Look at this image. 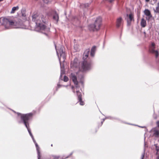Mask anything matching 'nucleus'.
<instances>
[{"mask_svg": "<svg viewBox=\"0 0 159 159\" xmlns=\"http://www.w3.org/2000/svg\"><path fill=\"white\" fill-rule=\"evenodd\" d=\"M154 12L156 13H159V6H157L156 7V10H154Z\"/></svg>", "mask_w": 159, "mask_h": 159, "instance_id": "nucleus-24", "label": "nucleus"}, {"mask_svg": "<svg viewBox=\"0 0 159 159\" xmlns=\"http://www.w3.org/2000/svg\"><path fill=\"white\" fill-rule=\"evenodd\" d=\"M26 27V26L25 25H24L23 26H22L21 25H20V28H25V27Z\"/></svg>", "mask_w": 159, "mask_h": 159, "instance_id": "nucleus-27", "label": "nucleus"}, {"mask_svg": "<svg viewBox=\"0 0 159 159\" xmlns=\"http://www.w3.org/2000/svg\"><path fill=\"white\" fill-rule=\"evenodd\" d=\"M32 114H20V117L23 120L24 124L27 128L28 132L30 135L33 137V135L31 133L30 129L29 128L28 123V120L32 117Z\"/></svg>", "mask_w": 159, "mask_h": 159, "instance_id": "nucleus-4", "label": "nucleus"}, {"mask_svg": "<svg viewBox=\"0 0 159 159\" xmlns=\"http://www.w3.org/2000/svg\"><path fill=\"white\" fill-rule=\"evenodd\" d=\"M35 146L36 149H39V146L37 143H35Z\"/></svg>", "mask_w": 159, "mask_h": 159, "instance_id": "nucleus-28", "label": "nucleus"}, {"mask_svg": "<svg viewBox=\"0 0 159 159\" xmlns=\"http://www.w3.org/2000/svg\"><path fill=\"white\" fill-rule=\"evenodd\" d=\"M145 1L146 2H149L150 0H145Z\"/></svg>", "mask_w": 159, "mask_h": 159, "instance_id": "nucleus-30", "label": "nucleus"}, {"mask_svg": "<svg viewBox=\"0 0 159 159\" xmlns=\"http://www.w3.org/2000/svg\"><path fill=\"white\" fill-rule=\"evenodd\" d=\"M157 150L156 154L157 157L156 159H159V150Z\"/></svg>", "mask_w": 159, "mask_h": 159, "instance_id": "nucleus-22", "label": "nucleus"}, {"mask_svg": "<svg viewBox=\"0 0 159 159\" xmlns=\"http://www.w3.org/2000/svg\"><path fill=\"white\" fill-rule=\"evenodd\" d=\"M123 24V21L121 17L117 18L116 21V26L117 28H119L122 26Z\"/></svg>", "mask_w": 159, "mask_h": 159, "instance_id": "nucleus-10", "label": "nucleus"}, {"mask_svg": "<svg viewBox=\"0 0 159 159\" xmlns=\"http://www.w3.org/2000/svg\"><path fill=\"white\" fill-rule=\"evenodd\" d=\"M32 20L36 24V29L38 31L44 30L46 28L44 25L45 19L44 16L38 12H34L32 16Z\"/></svg>", "mask_w": 159, "mask_h": 159, "instance_id": "nucleus-1", "label": "nucleus"}, {"mask_svg": "<svg viewBox=\"0 0 159 159\" xmlns=\"http://www.w3.org/2000/svg\"><path fill=\"white\" fill-rule=\"evenodd\" d=\"M0 23L6 29H9L12 27L18 28L19 23L13 19L12 17H1L0 18Z\"/></svg>", "mask_w": 159, "mask_h": 159, "instance_id": "nucleus-2", "label": "nucleus"}, {"mask_svg": "<svg viewBox=\"0 0 159 159\" xmlns=\"http://www.w3.org/2000/svg\"><path fill=\"white\" fill-rule=\"evenodd\" d=\"M19 7L18 6L13 7L12 8V10L10 12L11 13H14L16 11L18 10L19 9Z\"/></svg>", "mask_w": 159, "mask_h": 159, "instance_id": "nucleus-17", "label": "nucleus"}, {"mask_svg": "<svg viewBox=\"0 0 159 159\" xmlns=\"http://www.w3.org/2000/svg\"><path fill=\"white\" fill-rule=\"evenodd\" d=\"M53 19L56 20L57 23L58 22L59 20L58 15L57 14H55L53 16Z\"/></svg>", "mask_w": 159, "mask_h": 159, "instance_id": "nucleus-18", "label": "nucleus"}, {"mask_svg": "<svg viewBox=\"0 0 159 159\" xmlns=\"http://www.w3.org/2000/svg\"><path fill=\"white\" fill-rule=\"evenodd\" d=\"M152 0L153 1L156 2L157 1V0Z\"/></svg>", "mask_w": 159, "mask_h": 159, "instance_id": "nucleus-32", "label": "nucleus"}, {"mask_svg": "<svg viewBox=\"0 0 159 159\" xmlns=\"http://www.w3.org/2000/svg\"><path fill=\"white\" fill-rule=\"evenodd\" d=\"M145 150H144L143 152V153L142 154V155L141 157V159H143L144 155H145Z\"/></svg>", "mask_w": 159, "mask_h": 159, "instance_id": "nucleus-26", "label": "nucleus"}, {"mask_svg": "<svg viewBox=\"0 0 159 159\" xmlns=\"http://www.w3.org/2000/svg\"><path fill=\"white\" fill-rule=\"evenodd\" d=\"M21 16H20V20L25 22L27 20L25 9H22L21 11Z\"/></svg>", "mask_w": 159, "mask_h": 159, "instance_id": "nucleus-8", "label": "nucleus"}, {"mask_svg": "<svg viewBox=\"0 0 159 159\" xmlns=\"http://www.w3.org/2000/svg\"><path fill=\"white\" fill-rule=\"evenodd\" d=\"M144 13L146 16H148V19L146 18L148 20H149L152 16L150 11L148 9H145L144 11Z\"/></svg>", "mask_w": 159, "mask_h": 159, "instance_id": "nucleus-13", "label": "nucleus"}, {"mask_svg": "<svg viewBox=\"0 0 159 159\" xmlns=\"http://www.w3.org/2000/svg\"><path fill=\"white\" fill-rule=\"evenodd\" d=\"M90 49H86L83 54V59L84 61L81 62V65L79 67V70L81 71H84L90 69L91 66V63L90 62H88L85 60L88 57L89 54Z\"/></svg>", "mask_w": 159, "mask_h": 159, "instance_id": "nucleus-3", "label": "nucleus"}, {"mask_svg": "<svg viewBox=\"0 0 159 159\" xmlns=\"http://www.w3.org/2000/svg\"><path fill=\"white\" fill-rule=\"evenodd\" d=\"M73 153V152H71V153H70V154L69 155H68V156H63L61 157V159H66V158H68Z\"/></svg>", "mask_w": 159, "mask_h": 159, "instance_id": "nucleus-20", "label": "nucleus"}, {"mask_svg": "<svg viewBox=\"0 0 159 159\" xmlns=\"http://www.w3.org/2000/svg\"><path fill=\"white\" fill-rule=\"evenodd\" d=\"M52 156L53 157V159H58L60 157V156L59 155H52Z\"/></svg>", "mask_w": 159, "mask_h": 159, "instance_id": "nucleus-23", "label": "nucleus"}, {"mask_svg": "<svg viewBox=\"0 0 159 159\" xmlns=\"http://www.w3.org/2000/svg\"><path fill=\"white\" fill-rule=\"evenodd\" d=\"M155 119H156L157 118V117H156L155 118Z\"/></svg>", "mask_w": 159, "mask_h": 159, "instance_id": "nucleus-34", "label": "nucleus"}, {"mask_svg": "<svg viewBox=\"0 0 159 159\" xmlns=\"http://www.w3.org/2000/svg\"><path fill=\"white\" fill-rule=\"evenodd\" d=\"M3 0H0V2H1V1H2Z\"/></svg>", "mask_w": 159, "mask_h": 159, "instance_id": "nucleus-33", "label": "nucleus"}, {"mask_svg": "<svg viewBox=\"0 0 159 159\" xmlns=\"http://www.w3.org/2000/svg\"><path fill=\"white\" fill-rule=\"evenodd\" d=\"M71 88L72 89H73L74 88V87H73V86H72L71 87ZM73 91L74 93H75V91L73 89Z\"/></svg>", "mask_w": 159, "mask_h": 159, "instance_id": "nucleus-29", "label": "nucleus"}, {"mask_svg": "<svg viewBox=\"0 0 159 159\" xmlns=\"http://www.w3.org/2000/svg\"><path fill=\"white\" fill-rule=\"evenodd\" d=\"M102 124V121H101V123H100V126H101Z\"/></svg>", "mask_w": 159, "mask_h": 159, "instance_id": "nucleus-31", "label": "nucleus"}, {"mask_svg": "<svg viewBox=\"0 0 159 159\" xmlns=\"http://www.w3.org/2000/svg\"><path fill=\"white\" fill-rule=\"evenodd\" d=\"M62 57L63 60V61H64L65 60V54L64 53H62L60 56V57H59V61H60L61 60V57Z\"/></svg>", "mask_w": 159, "mask_h": 159, "instance_id": "nucleus-19", "label": "nucleus"}, {"mask_svg": "<svg viewBox=\"0 0 159 159\" xmlns=\"http://www.w3.org/2000/svg\"><path fill=\"white\" fill-rule=\"evenodd\" d=\"M125 19L127 21V25L129 26L131 25L132 22L134 21V15L132 13L127 14Z\"/></svg>", "mask_w": 159, "mask_h": 159, "instance_id": "nucleus-6", "label": "nucleus"}, {"mask_svg": "<svg viewBox=\"0 0 159 159\" xmlns=\"http://www.w3.org/2000/svg\"><path fill=\"white\" fill-rule=\"evenodd\" d=\"M140 25L142 27L144 28L147 25L146 21L144 18H142L141 19L140 22Z\"/></svg>", "mask_w": 159, "mask_h": 159, "instance_id": "nucleus-15", "label": "nucleus"}, {"mask_svg": "<svg viewBox=\"0 0 159 159\" xmlns=\"http://www.w3.org/2000/svg\"><path fill=\"white\" fill-rule=\"evenodd\" d=\"M96 50V47L93 46L91 48L90 55L92 57L94 56Z\"/></svg>", "mask_w": 159, "mask_h": 159, "instance_id": "nucleus-16", "label": "nucleus"}, {"mask_svg": "<svg viewBox=\"0 0 159 159\" xmlns=\"http://www.w3.org/2000/svg\"><path fill=\"white\" fill-rule=\"evenodd\" d=\"M69 80L68 78L66 76L64 77V80L65 82H67Z\"/></svg>", "mask_w": 159, "mask_h": 159, "instance_id": "nucleus-25", "label": "nucleus"}, {"mask_svg": "<svg viewBox=\"0 0 159 159\" xmlns=\"http://www.w3.org/2000/svg\"><path fill=\"white\" fill-rule=\"evenodd\" d=\"M37 157L38 159H41V155H40V150H37Z\"/></svg>", "mask_w": 159, "mask_h": 159, "instance_id": "nucleus-21", "label": "nucleus"}, {"mask_svg": "<svg viewBox=\"0 0 159 159\" xmlns=\"http://www.w3.org/2000/svg\"><path fill=\"white\" fill-rule=\"evenodd\" d=\"M76 92L78 96V99L79 100V102H80V104L81 106L84 105V102L82 100V95L81 93L79 91H77Z\"/></svg>", "mask_w": 159, "mask_h": 159, "instance_id": "nucleus-11", "label": "nucleus"}, {"mask_svg": "<svg viewBox=\"0 0 159 159\" xmlns=\"http://www.w3.org/2000/svg\"><path fill=\"white\" fill-rule=\"evenodd\" d=\"M71 79L74 82L76 88H78L79 87L78 85V82L77 80V77L75 75L71 74Z\"/></svg>", "mask_w": 159, "mask_h": 159, "instance_id": "nucleus-12", "label": "nucleus"}, {"mask_svg": "<svg viewBox=\"0 0 159 159\" xmlns=\"http://www.w3.org/2000/svg\"><path fill=\"white\" fill-rule=\"evenodd\" d=\"M102 19L100 17H97L93 24H91L89 26L90 30L92 31H97L99 30L101 25Z\"/></svg>", "mask_w": 159, "mask_h": 159, "instance_id": "nucleus-5", "label": "nucleus"}, {"mask_svg": "<svg viewBox=\"0 0 159 159\" xmlns=\"http://www.w3.org/2000/svg\"><path fill=\"white\" fill-rule=\"evenodd\" d=\"M155 44L154 43H152L151 46L149 47V51L151 53L154 54L156 57L157 58L158 56V52L157 51L155 50Z\"/></svg>", "mask_w": 159, "mask_h": 159, "instance_id": "nucleus-7", "label": "nucleus"}, {"mask_svg": "<svg viewBox=\"0 0 159 159\" xmlns=\"http://www.w3.org/2000/svg\"><path fill=\"white\" fill-rule=\"evenodd\" d=\"M151 132L152 134V136L157 138L159 137V130L157 127L152 128L151 130Z\"/></svg>", "mask_w": 159, "mask_h": 159, "instance_id": "nucleus-9", "label": "nucleus"}, {"mask_svg": "<svg viewBox=\"0 0 159 159\" xmlns=\"http://www.w3.org/2000/svg\"><path fill=\"white\" fill-rule=\"evenodd\" d=\"M78 59L75 58L74 59L73 62H72L70 64V66L71 67H77L78 66Z\"/></svg>", "mask_w": 159, "mask_h": 159, "instance_id": "nucleus-14", "label": "nucleus"}]
</instances>
